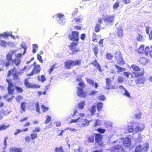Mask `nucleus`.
I'll list each match as a JSON object with an SVG mask.
<instances>
[{"label":"nucleus","mask_w":152,"mask_h":152,"mask_svg":"<svg viewBox=\"0 0 152 152\" xmlns=\"http://www.w3.org/2000/svg\"><path fill=\"white\" fill-rule=\"evenodd\" d=\"M144 128L143 124L137 122L133 123L131 126H128V130L129 132L142 131Z\"/></svg>","instance_id":"obj_1"},{"label":"nucleus","mask_w":152,"mask_h":152,"mask_svg":"<svg viewBox=\"0 0 152 152\" xmlns=\"http://www.w3.org/2000/svg\"><path fill=\"white\" fill-rule=\"evenodd\" d=\"M76 80L80 82L79 83V87H77V95L78 96L84 97L85 95L83 91V89L84 87L85 84L82 81L81 78L80 77H78Z\"/></svg>","instance_id":"obj_2"},{"label":"nucleus","mask_w":152,"mask_h":152,"mask_svg":"<svg viewBox=\"0 0 152 152\" xmlns=\"http://www.w3.org/2000/svg\"><path fill=\"white\" fill-rule=\"evenodd\" d=\"M81 64L80 60H77L72 61L69 60L64 63L65 68L66 69H69L74 66L77 65L79 66Z\"/></svg>","instance_id":"obj_3"},{"label":"nucleus","mask_w":152,"mask_h":152,"mask_svg":"<svg viewBox=\"0 0 152 152\" xmlns=\"http://www.w3.org/2000/svg\"><path fill=\"white\" fill-rule=\"evenodd\" d=\"M7 82L8 83L9 86L8 87L7 89L9 94H12L14 92L15 88H16V90L19 92H22L23 91V90L21 88L19 87L18 86H16L15 87L12 84V82H11L12 80H7Z\"/></svg>","instance_id":"obj_4"},{"label":"nucleus","mask_w":152,"mask_h":152,"mask_svg":"<svg viewBox=\"0 0 152 152\" xmlns=\"http://www.w3.org/2000/svg\"><path fill=\"white\" fill-rule=\"evenodd\" d=\"M115 18V15H107L104 17L103 20L106 25L110 26L113 24Z\"/></svg>","instance_id":"obj_5"},{"label":"nucleus","mask_w":152,"mask_h":152,"mask_svg":"<svg viewBox=\"0 0 152 152\" xmlns=\"http://www.w3.org/2000/svg\"><path fill=\"white\" fill-rule=\"evenodd\" d=\"M149 147L148 143H145L142 147L141 145L137 146L135 148V152H146Z\"/></svg>","instance_id":"obj_6"},{"label":"nucleus","mask_w":152,"mask_h":152,"mask_svg":"<svg viewBox=\"0 0 152 152\" xmlns=\"http://www.w3.org/2000/svg\"><path fill=\"white\" fill-rule=\"evenodd\" d=\"M69 38L71 40L77 42L79 40V33L76 31H73L69 34Z\"/></svg>","instance_id":"obj_7"},{"label":"nucleus","mask_w":152,"mask_h":152,"mask_svg":"<svg viewBox=\"0 0 152 152\" xmlns=\"http://www.w3.org/2000/svg\"><path fill=\"white\" fill-rule=\"evenodd\" d=\"M115 83L114 84L112 83V81L109 78L106 79V86L105 88L109 90L110 89H115L114 86Z\"/></svg>","instance_id":"obj_8"},{"label":"nucleus","mask_w":152,"mask_h":152,"mask_svg":"<svg viewBox=\"0 0 152 152\" xmlns=\"http://www.w3.org/2000/svg\"><path fill=\"white\" fill-rule=\"evenodd\" d=\"M123 151L122 145H115L110 149L111 152H122Z\"/></svg>","instance_id":"obj_9"},{"label":"nucleus","mask_w":152,"mask_h":152,"mask_svg":"<svg viewBox=\"0 0 152 152\" xmlns=\"http://www.w3.org/2000/svg\"><path fill=\"white\" fill-rule=\"evenodd\" d=\"M131 139L129 137H126L124 139H121V142L123 144V145L126 147H129L131 144Z\"/></svg>","instance_id":"obj_10"},{"label":"nucleus","mask_w":152,"mask_h":152,"mask_svg":"<svg viewBox=\"0 0 152 152\" xmlns=\"http://www.w3.org/2000/svg\"><path fill=\"white\" fill-rule=\"evenodd\" d=\"M77 42H73L69 46V48L72 51L73 53L79 51V48L77 47Z\"/></svg>","instance_id":"obj_11"},{"label":"nucleus","mask_w":152,"mask_h":152,"mask_svg":"<svg viewBox=\"0 0 152 152\" xmlns=\"http://www.w3.org/2000/svg\"><path fill=\"white\" fill-rule=\"evenodd\" d=\"M40 70V66L39 65H36L34 66L32 72L30 74H28L27 76H31L34 74H37L39 72Z\"/></svg>","instance_id":"obj_12"},{"label":"nucleus","mask_w":152,"mask_h":152,"mask_svg":"<svg viewBox=\"0 0 152 152\" xmlns=\"http://www.w3.org/2000/svg\"><path fill=\"white\" fill-rule=\"evenodd\" d=\"M143 74V73L140 74L137 72H133V74L128 72H125L124 73V75L126 76L127 77H128L129 76L131 75L132 77L134 78L136 77H138L140 75H142Z\"/></svg>","instance_id":"obj_13"},{"label":"nucleus","mask_w":152,"mask_h":152,"mask_svg":"<svg viewBox=\"0 0 152 152\" xmlns=\"http://www.w3.org/2000/svg\"><path fill=\"white\" fill-rule=\"evenodd\" d=\"M16 69L14 68L13 70H10L9 71L7 75V76L9 77L12 74L14 77V79L15 80L17 79L18 78V76L17 75V72H16Z\"/></svg>","instance_id":"obj_14"},{"label":"nucleus","mask_w":152,"mask_h":152,"mask_svg":"<svg viewBox=\"0 0 152 152\" xmlns=\"http://www.w3.org/2000/svg\"><path fill=\"white\" fill-rule=\"evenodd\" d=\"M22 55L21 53H18L15 55L16 58L13 60V62L14 63L16 66L19 64L21 62L20 57Z\"/></svg>","instance_id":"obj_15"},{"label":"nucleus","mask_w":152,"mask_h":152,"mask_svg":"<svg viewBox=\"0 0 152 152\" xmlns=\"http://www.w3.org/2000/svg\"><path fill=\"white\" fill-rule=\"evenodd\" d=\"M25 84L26 86L29 88H39L40 87V86L39 85L29 83L26 79L25 81Z\"/></svg>","instance_id":"obj_16"},{"label":"nucleus","mask_w":152,"mask_h":152,"mask_svg":"<svg viewBox=\"0 0 152 152\" xmlns=\"http://www.w3.org/2000/svg\"><path fill=\"white\" fill-rule=\"evenodd\" d=\"M145 52L146 55L152 56V46L150 48L149 47L147 46L145 49Z\"/></svg>","instance_id":"obj_17"},{"label":"nucleus","mask_w":152,"mask_h":152,"mask_svg":"<svg viewBox=\"0 0 152 152\" xmlns=\"http://www.w3.org/2000/svg\"><path fill=\"white\" fill-rule=\"evenodd\" d=\"M15 50H11L10 51L9 53L7 55L6 58L7 60L8 61H12V58L13 55L14 53H15Z\"/></svg>","instance_id":"obj_18"},{"label":"nucleus","mask_w":152,"mask_h":152,"mask_svg":"<svg viewBox=\"0 0 152 152\" xmlns=\"http://www.w3.org/2000/svg\"><path fill=\"white\" fill-rule=\"evenodd\" d=\"M84 105H77L76 106L73 110L74 114L73 116H75L77 112V110L78 109H83V108Z\"/></svg>","instance_id":"obj_19"},{"label":"nucleus","mask_w":152,"mask_h":152,"mask_svg":"<svg viewBox=\"0 0 152 152\" xmlns=\"http://www.w3.org/2000/svg\"><path fill=\"white\" fill-rule=\"evenodd\" d=\"M10 152H22V150L21 148H17L15 147H13L10 148Z\"/></svg>","instance_id":"obj_20"},{"label":"nucleus","mask_w":152,"mask_h":152,"mask_svg":"<svg viewBox=\"0 0 152 152\" xmlns=\"http://www.w3.org/2000/svg\"><path fill=\"white\" fill-rule=\"evenodd\" d=\"M102 138V136L99 134H96L95 136V140L97 142L101 141Z\"/></svg>","instance_id":"obj_21"},{"label":"nucleus","mask_w":152,"mask_h":152,"mask_svg":"<svg viewBox=\"0 0 152 152\" xmlns=\"http://www.w3.org/2000/svg\"><path fill=\"white\" fill-rule=\"evenodd\" d=\"M117 32L118 37H121L123 35V31L121 27L117 28Z\"/></svg>","instance_id":"obj_22"},{"label":"nucleus","mask_w":152,"mask_h":152,"mask_svg":"<svg viewBox=\"0 0 152 152\" xmlns=\"http://www.w3.org/2000/svg\"><path fill=\"white\" fill-rule=\"evenodd\" d=\"M87 141L88 142L93 143V142L94 141V136L91 135L88 136Z\"/></svg>","instance_id":"obj_23"},{"label":"nucleus","mask_w":152,"mask_h":152,"mask_svg":"<svg viewBox=\"0 0 152 152\" xmlns=\"http://www.w3.org/2000/svg\"><path fill=\"white\" fill-rule=\"evenodd\" d=\"M118 64L120 65H122L124 64V61L122 57L117 59Z\"/></svg>","instance_id":"obj_24"},{"label":"nucleus","mask_w":152,"mask_h":152,"mask_svg":"<svg viewBox=\"0 0 152 152\" xmlns=\"http://www.w3.org/2000/svg\"><path fill=\"white\" fill-rule=\"evenodd\" d=\"M120 3V1L119 0H117L116 1L113 6V8L114 10H116L117 9L119 6Z\"/></svg>","instance_id":"obj_25"},{"label":"nucleus","mask_w":152,"mask_h":152,"mask_svg":"<svg viewBox=\"0 0 152 152\" xmlns=\"http://www.w3.org/2000/svg\"><path fill=\"white\" fill-rule=\"evenodd\" d=\"M115 67L118 69V72H123L125 70V69L117 65H115Z\"/></svg>","instance_id":"obj_26"},{"label":"nucleus","mask_w":152,"mask_h":152,"mask_svg":"<svg viewBox=\"0 0 152 152\" xmlns=\"http://www.w3.org/2000/svg\"><path fill=\"white\" fill-rule=\"evenodd\" d=\"M87 81L88 83H89L91 86H94V83L92 80L89 78H88L87 80Z\"/></svg>","instance_id":"obj_27"},{"label":"nucleus","mask_w":152,"mask_h":152,"mask_svg":"<svg viewBox=\"0 0 152 152\" xmlns=\"http://www.w3.org/2000/svg\"><path fill=\"white\" fill-rule=\"evenodd\" d=\"M9 126V125L6 126L4 124H2L0 126V130H6Z\"/></svg>","instance_id":"obj_28"},{"label":"nucleus","mask_w":152,"mask_h":152,"mask_svg":"<svg viewBox=\"0 0 152 152\" xmlns=\"http://www.w3.org/2000/svg\"><path fill=\"white\" fill-rule=\"evenodd\" d=\"M115 57L116 59L122 57L121 53L120 51L116 52L115 55Z\"/></svg>","instance_id":"obj_29"},{"label":"nucleus","mask_w":152,"mask_h":152,"mask_svg":"<svg viewBox=\"0 0 152 152\" xmlns=\"http://www.w3.org/2000/svg\"><path fill=\"white\" fill-rule=\"evenodd\" d=\"M101 26L100 24L97 23L96 25L95 28V31L97 32H99L100 31V27Z\"/></svg>","instance_id":"obj_30"},{"label":"nucleus","mask_w":152,"mask_h":152,"mask_svg":"<svg viewBox=\"0 0 152 152\" xmlns=\"http://www.w3.org/2000/svg\"><path fill=\"white\" fill-rule=\"evenodd\" d=\"M132 69L135 71H138L140 70V68L137 66L133 65L132 66Z\"/></svg>","instance_id":"obj_31"},{"label":"nucleus","mask_w":152,"mask_h":152,"mask_svg":"<svg viewBox=\"0 0 152 152\" xmlns=\"http://www.w3.org/2000/svg\"><path fill=\"white\" fill-rule=\"evenodd\" d=\"M140 62L142 64H145L147 62V60L146 59L144 58H142L140 59Z\"/></svg>","instance_id":"obj_32"},{"label":"nucleus","mask_w":152,"mask_h":152,"mask_svg":"<svg viewBox=\"0 0 152 152\" xmlns=\"http://www.w3.org/2000/svg\"><path fill=\"white\" fill-rule=\"evenodd\" d=\"M81 17H79L75 18L74 20L75 21V22L77 23L81 22L83 20V18Z\"/></svg>","instance_id":"obj_33"},{"label":"nucleus","mask_w":152,"mask_h":152,"mask_svg":"<svg viewBox=\"0 0 152 152\" xmlns=\"http://www.w3.org/2000/svg\"><path fill=\"white\" fill-rule=\"evenodd\" d=\"M0 45L3 47H6V46L7 45V42H5L3 40H0Z\"/></svg>","instance_id":"obj_34"},{"label":"nucleus","mask_w":152,"mask_h":152,"mask_svg":"<svg viewBox=\"0 0 152 152\" xmlns=\"http://www.w3.org/2000/svg\"><path fill=\"white\" fill-rule=\"evenodd\" d=\"M90 121L88 120L85 119L83 121V125L84 126H87L89 124Z\"/></svg>","instance_id":"obj_35"},{"label":"nucleus","mask_w":152,"mask_h":152,"mask_svg":"<svg viewBox=\"0 0 152 152\" xmlns=\"http://www.w3.org/2000/svg\"><path fill=\"white\" fill-rule=\"evenodd\" d=\"M96 106L93 105L91 108L90 111L92 115L94 114L96 112Z\"/></svg>","instance_id":"obj_36"},{"label":"nucleus","mask_w":152,"mask_h":152,"mask_svg":"<svg viewBox=\"0 0 152 152\" xmlns=\"http://www.w3.org/2000/svg\"><path fill=\"white\" fill-rule=\"evenodd\" d=\"M110 7L111 5L107 4H105L104 6V9L107 10H110Z\"/></svg>","instance_id":"obj_37"},{"label":"nucleus","mask_w":152,"mask_h":152,"mask_svg":"<svg viewBox=\"0 0 152 152\" xmlns=\"http://www.w3.org/2000/svg\"><path fill=\"white\" fill-rule=\"evenodd\" d=\"M144 46L143 45H140L139 48V49L138 52L139 53H142L144 50Z\"/></svg>","instance_id":"obj_38"},{"label":"nucleus","mask_w":152,"mask_h":152,"mask_svg":"<svg viewBox=\"0 0 152 152\" xmlns=\"http://www.w3.org/2000/svg\"><path fill=\"white\" fill-rule=\"evenodd\" d=\"M46 117L47 118L45 123L46 124H47L51 121V117L48 115H47Z\"/></svg>","instance_id":"obj_39"},{"label":"nucleus","mask_w":152,"mask_h":152,"mask_svg":"<svg viewBox=\"0 0 152 152\" xmlns=\"http://www.w3.org/2000/svg\"><path fill=\"white\" fill-rule=\"evenodd\" d=\"M58 21L59 24L63 25L66 22V20L64 18H61L58 20Z\"/></svg>","instance_id":"obj_40"},{"label":"nucleus","mask_w":152,"mask_h":152,"mask_svg":"<svg viewBox=\"0 0 152 152\" xmlns=\"http://www.w3.org/2000/svg\"><path fill=\"white\" fill-rule=\"evenodd\" d=\"M22 99H23V98L20 96H18L16 98V101L19 103L21 101Z\"/></svg>","instance_id":"obj_41"},{"label":"nucleus","mask_w":152,"mask_h":152,"mask_svg":"<svg viewBox=\"0 0 152 152\" xmlns=\"http://www.w3.org/2000/svg\"><path fill=\"white\" fill-rule=\"evenodd\" d=\"M38 48V45L35 44L33 45V50L32 52L33 53H35L36 52V49Z\"/></svg>","instance_id":"obj_42"},{"label":"nucleus","mask_w":152,"mask_h":152,"mask_svg":"<svg viewBox=\"0 0 152 152\" xmlns=\"http://www.w3.org/2000/svg\"><path fill=\"white\" fill-rule=\"evenodd\" d=\"M124 80V78L122 76H118V82L119 83H122Z\"/></svg>","instance_id":"obj_43"},{"label":"nucleus","mask_w":152,"mask_h":152,"mask_svg":"<svg viewBox=\"0 0 152 152\" xmlns=\"http://www.w3.org/2000/svg\"><path fill=\"white\" fill-rule=\"evenodd\" d=\"M123 94L126 96L129 97H130V93L127 90H126L123 93Z\"/></svg>","instance_id":"obj_44"},{"label":"nucleus","mask_w":152,"mask_h":152,"mask_svg":"<svg viewBox=\"0 0 152 152\" xmlns=\"http://www.w3.org/2000/svg\"><path fill=\"white\" fill-rule=\"evenodd\" d=\"M119 88L120 91L123 93L126 90L125 88L122 86H119Z\"/></svg>","instance_id":"obj_45"},{"label":"nucleus","mask_w":152,"mask_h":152,"mask_svg":"<svg viewBox=\"0 0 152 152\" xmlns=\"http://www.w3.org/2000/svg\"><path fill=\"white\" fill-rule=\"evenodd\" d=\"M57 65L56 64H54L53 66L51 67L49 69V73H50L53 70L54 68H56V65Z\"/></svg>","instance_id":"obj_46"},{"label":"nucleus","mask_w":152,"mask_h":152,"mask_svg":"<svg viewBox=\"0 0 152 152\" xmlns=\"http://www.w3.org/2000/svg\"><path fill=\"white\" fill-rule=\"evenodd\" d=\"M41 107L42 109L43 112H46L49 109L48 107H46L44 106V105H42Z\"/></svg>","instance_id":"obj_47"},{"label":"nucleus","mask_w":152,"mask_h":152,"mask_svg":"<svg viewBox=\"0 0 152 152\" xmlns=\"http://www.w3.org/2000/svg\"><path fill=\"white\" fill-rule=\"evenodd\" d=\"M31 136L32 140L36 138L37 136V133H33L31 134Z\"/></svg>","instance_id":"obj_48"},{"label":"nucleus","mask_w":152,"mask_h":152,"mask_svg":"<svg viewBox=\"0 0 152 152\" xmlns=\"http://www.w3.org/2000/svg\"><path fill=\"white\" fill-rule=\"evenodd\" d=\"M94 53L95 55L96 56L97 55V54L98 53V49L97 47H95L94 48Z\"/></svg>","instance_id":"obj_49"},{"label":"nucleus","mask_w":152,"mask_h":152,"mask_svg":"<svg viewBox=\"0 0 152 152\" xmlns=\"http://www.w3.org/2000/svg\"><path fill=\"white\" fill-rule=\"evenodd\" d=\"M101 123L100 121L97 120L96 121V122L94 124V126H96L98 125H100Z\"/></svg>","instance_id":"obj_50"},{"label":"nucleus","mask_w":152,"mask_h":152,"mask_svg":"<svg viewBox=\"0 0 152 152\" xmlns=\"http://www.w3.org/2000/svg\"><path fill=\"white\" fill-rule=\"evenodd\" d=\"M8 61L7 60L6 61H4V65H5V66L7 67L10 64V61Z\"/></svg>","instance_id":"obj_51"},{"label":"nucleus","mask_w":152,"mask_h":152,"mask_svg":"<svg viewBox=\"0 0 152 152\" xmlns=\"http://www.w3.org/2000/svg\"><path fill=\"white\" fill-rule=\"evenodd\" d=\"M55 151L56 152H64L63 150L62 149L61 147L60 148H56L55 149Z\"/></svg>","instance_id":"obj_52"},{"label":"nucleus","mask_w":152,"mask_h":152,"mask_svg":"<svg viewBox=\"0 0 152 152\" xmlns=\"http://www.w3.org/2000/svg\"><path fill=\"white\" fill-rule=\"evenodd\" d=\"M106 58L108 59H110L112 58L113 57L112 55L111 54L108 53L106 55Z\"/></svg>","instance_id":"obj_53"},{"label":"nucleus","mask_w":152,"mask_h":152,"mask_svg":"<svg viewBox=\"0 0 152 152\" xmlns=\"http://www.w3.org/2000/svg\"><path fill=\"white\" fill-rule=\"evenodd\" d=\"M40 131V128L39 127H36L35 129L33 130L32 132H39Z\"/></svg>","instance_id":"obj_54"},{"label":"nucleus","mask_w":152,"mask_h":152,"mask_svg":"<svg viewBox=\"0 0 152 152\" xmlns=\"http://www.w3.org/2000/svg\"><path fill=\"white\" fill-rule=\"evenodd\" d=\"M97 92V91L94 90H91L89 91V94L90 95H94V94Z\"/></svg>","instance_id":"obj_55"},{"label":"nucleus","mask_w":152,"mask_h":152,"mask_svg":"<svg viewBox=\"0 0 152 152\" xmlns=\"http://www.w3.org/2000/svg\"><path fill=\"white\" fill-rule=\"evenodd\" d=\"M138 137L137 138V140L138 141H140L142 139V137L140 134H138Z\"/></svg>","instance_id":"obj_56"},{"label":"nucleus","mask_w":152,"mask_h":152,"mask_svg":"<svg viewBox=\"0 0 152 152\" xmlns=\"http://www.w3.org/2000/svg\"><path fill=\"white\" fill-rule=\"evenodd\" d=\"M56 16L58 18L61 19L64 17V15L61 13H58L57 14Z\"/></svg>","instance_id":"obj_57"},{"label":"nucleus","mask_w":152,"mask_h":152,"mask_svg":"<svg viewBox=\"0 0 152 152\" xmlns=\"http://www.w3.org/2000/svg\"><path fill=\"white\" fill-rule=\"evenodd\" d=\"M37 59L41 63L43 62V61L42 58V57L39 55L38 54L37 56Z\"/></svg>","instance_id":"obj_58"},{"label":"nucleus","mask_w":152,"mask_h":152,"mask_svg":"<svg viewBox=\"0 0 152 152\" xmlns=\"http://www.w3.org/2000/svg\"><path fill=\"white\" fill-rule=\"evenodd\" d=\"M86 37V36L85 34H82L80 35V37L82 40H84L85 39Z\"/></svg>","instance_id":"obj_59"},{"label":"nucleus","mask_w":152,"mask_h":152,"mask_svg":"<svg viewBox=\"0 0 152 152\" xmlns=\"http://www.w3.org/2000/svg\"><path fill=\"white\" fill-rule=\"evenodd\" d=\"M78 9H77V8L75 9V11H74V12H73V13H72V15L73 16L76 15L77 14L78 12Z\"/></svg>","instance_id":"obj_60"},{"label":"nucleus","mask_w":152,"mask_h":152,"mask_svg":"<svg viewBox=\"0 0 152 152\" xmlns=\"http://www.w3.org/2000/svg\"><path fill=\"white\" fill-rule=\"evenodd\" d=\"M46 80V78H45V77L44 75H42L41 76V80L42 82H43L44 81H45Z\"/></svg>","instance_id":"obj_61"},{"label":"nucleus","mask_w":152,"mask_h":152,"mask_svg":"<svg viewBox=\"0 0 152 152\" xmlns=\"http://www.w3.org/2000/svg\"><path fill=\"white\" fill-rule=\"evenodd\" d=\"M95 66L99 72H101L102 71L101 67L99 64H97V65Z\"/></svg>","instance_id":"obj_62"},{"label":"nucleus","mask_w":152,"mask_h":152,"mask_svg":"<svg viewBox=\"0 0 152 152\" xmlns=\"http://www.w3.org/2000/svg\"><path fill=\"white\" fill-rule=\"evenodd\" d=\"M95 66L99 72H101L102 71L101 67L99 64H97V65Z\"/></svg>","instance_id":"obj_63"},{"label":"nucleus","mask_w":152,"mask_h":152,"mask_svg":"<svg viewBox=\"0 0 152 152\" xmlns=\"http://www.w3.org/2000/svg\"><path fill=\"white\" fill-rule=\"evenodd\" d=\"M143 37L140 35L139 34L137 37V40L139 41H141L143 40Z\"/></svg>","instance_id":"obj_64"}]
</instances>
